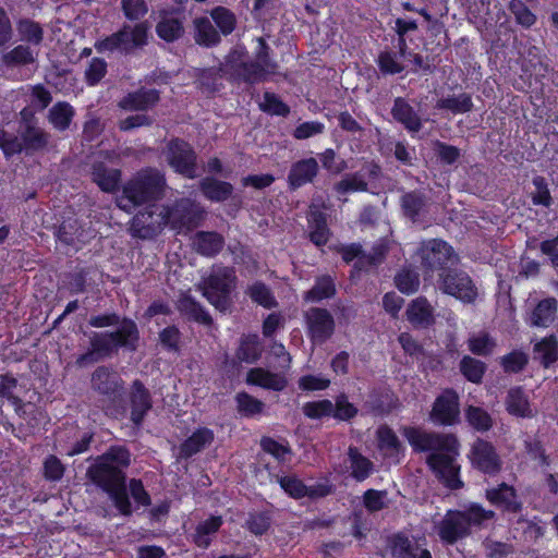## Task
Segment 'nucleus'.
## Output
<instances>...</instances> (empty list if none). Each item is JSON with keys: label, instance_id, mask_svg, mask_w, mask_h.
Returning <instances> with one entry per match:
<instances>
[{"label": "nucleus", "instance_id": "f257e3e1", "mask_svg": "<svg viewBox=\"0 0 558 558\" xmlns=\"http://www.w3.org/2000/svg\"><path fill=\"white\" fill-rule=\"evenodd\" d=\"M130 464V452L124 447H111L97 457L86 471L87 478L107 493L116 509L124 517L133 513L128 494L124 469Z\"/></svg>", "mask_w": 558, "mask_h": 558}, {"label": "nucleus", "instance_id": "f03ea898", "mask_svg": "<svg viewBox=\"0 0 558 558\" xmlns=\"http://www.w3.org/2000/svg\"><path fill=\"white\" fill-rule=\"evenodd\" d=\"M116 327L114 330L93 331L88 337L89 348L76 359V366L85 367L111 359L121 349L128 352L137 351L141 340L137 324L123 316V320Z\"/></svg>", "mask_w": 558, "mask_h": 558}, {"label": "nucleus", "instance_id": "7ed1b4c3", "mask_svg": "<svg viewBox=\"0 0 558 558\" xmlns=\"http://www.w3.org/2000/svg\"><path fill=\"white\" fill-rule=\"evenodd\" d=\"M167 181L165 174L151 167L143 168L126 181L118 205L130 210L135 206L153 204L165 196Z\"/></svg>", "mask_w": 558, "mask_h": 558}, {"label": "nucleus", "instance_id": "20e7f679", "mask_svg": "<svg viewBox=\"0 0 558 558\" xmlns=\"http://www.w3.org/2000/svg\"><path fill=\"white\" fill-rule=\"evenodd\" d=\"M495 515L493 510H486L478 504H471L464 510H448L436 524V531L444 544L453 545L469 537L472 534V526L481 527Z\"/></svg>", "mask_w": 558, "mask_h": 558}, {"label": "nucleus", "instance_id": "39448f33", "mask_svg": "<svg viewBox=\"0 0 558 558\" xmlns=\"http://www.w3.org/2000/svg\"><path fill=\"white\" fill-rule=\"evenodd\" d=\"M51 141V134L38 125V121L28 120L20 124L17 134L0 130V149L7 158L25 153L33 155L45 150Z\"/></svg>", "mask_w": 558, "mask_h": 558}, {"label": "nucleus", "instance_id": "423d86ee", "mask_svg": "<svg viewBox=\"0 0 558 558\" xmlns=\"http://www.w3.org/2000/svg\"><path fill=\"white\" fill-rule=\"evenodd\" d=\"M90 388L101 397L100 402L107 415L118 417L125 411L124 380L113 368L106 365L96 367L90 376Z\"/></svg>", "mask_w": 558, "mask_h": 558}, {"label": "nucleus", "instance_id": "0eeeda50", "mask_svg": "<svg viewBox=\"0 0 558 558\" xmlns=\"http://www.w3.org/2000/svg\"><path fill=\"white\" fill-rule=\"evenodd\" d=\"M236 284L233 267L214 265L209 275L199 282L198 289L207 301L220 312H227L232 305L231 292Z\"/></svg>", "mask_w": 558, "mask_h": 558}, {"label": "nucleus", "instance_id": "6e6552de", "mask_svg": "<svg viewBox=\"0 0 558 558\" xmlns=\"http://www.w3.org/2000/svg\"><path fill=\"white\" fill-rule=\"evenodd\" d=\"M148 33L149 23L147 21L134 25L124 23L118 32L96 41L95 48L100 53L118 51L131 54L148 44Z\"/></svg>", "mask_w": 558, "mask_h": 558}, {"label": "nucleus", "instance_id": "1a4fd4ad", "mask_svg": "<svg viewBox=\"0 0 558 558\" xmlns=\"http://www.w3.org/2000/svg\"><path fill=\"white\" fill-rule=\"evenodd\" d=\"M420 265L426 275L445 272L460 262L453 247L441 239L424 240L415 252Z\"/></svg>", "mask_w": 558, "mask_h": 558}, {"label": "nucleus", "instance_id": "9d476101", "mask_svg": "<svg viewBox=\"0 0 558 558\" xmlns=\"http://www.w3.org/2000/svg\"><path fill=\"white\" fill-rule=\"evenodd\" d=\"M401 433L415 452L434 454L435 452L453 451L454 447L459 446L458 438L453 434L428 432L413 426L402 427Z\"/></svg>", "mask_w": 558, "mask_h": 558}, {"label": "nucleus", "instance_id": "9b49d317", "mask_svg": "<svg viewBox=\"0 0 558 558\" xmlns=\"http://www.w3.org/2000/svg\"><path fill=\"white\" fill-rule=\"evenodd\" d=\"M146 205L132 219L130 232L133 238L154 239L169 223V207L156 203Z\"/></svg>", "mask_w": 558, "mask_h": 558}, {"label": "nucleus", "instance_id": "f8f14e48", "mask_svg": "<svg viewBox=\"0 0 558 558\" xmlns=\"http://www.w3.org/2000/svg\"><path fill=\"white\" fill-rule=\"evenodd\" d=\"M226 66L229 80L250 85L265 82L271 75L260 62L246 60L240 49H232L226 56Z\"/></svg>", "mask_w": 558, "mask_h": 558}, {"label": "nucleus", "instance_id": "ddd939ff", "mask_svg": "<svg viewBox=\"0 0 558 558\" xmlns=\"http://www.w3.org/2000/svg\"><path fill=\"white\" fill-rule=\"evenodd\" d=\"M459 447L460 445L456 446L453 451L435 452L426 458V464L436 478L451 490H458L463 487V482L459 476L461 466L457 462Z\"/></svg>", "mask_w": 558, "mask_h": 558}, {"label": "nucleus", "instance_id": "4468645a", "mask_svg": "<svg viewBox=\"0 0 558 558\" xmlns=\"http://www.w3.org/2000/svg\"><path fill=\"white\" fill-rule=\"evenodd\" d=\"M306 335L314 345H323L336 331V319L325 307L312 306L303 312Z\"/></svg>", "mask_w": 558, "mask_h": 558}, {"label": "nucleus", "instance_id": "2eb2a0df", "mask_svg": "<svg viewBox=\"0 0 558 558\" xmlns=\"http://www.w3.org/2000/svg\"><path fill=\"white\" fill-rule=\"evenodd\" d=\"M168 165L179 174L195 179L198 174L197 155L184 140L173 138L167 144L165 151Z\"/></svg>", "mask_w": 558, "mask_h": 558}, {"label": "nucleus", "instance_id": "dca6fc26", "mask_svg": "<svg viewBox=\"0 0 558 558\" xmlns=\"http://www.w3.org/2000/svg\"><path fill=\"white\" fill-rule=\"evenodd\" d=\"M437 286L441 292L452 295L465 303L473 302L477 295L476 287L471 277L465 271L454 266L439 274Z\"/></svg>", "mask_w": 558, "mask_h": 558}, {"label": "nucleus", "instance_id": "f3484780", "mask_svg": "<svg viewBox=\"0 0 558 558\" xmlns=\"http://www.w3.org/2000/svg\"><path fill=\"white\" fill-rule=\"evenodd\" d=\"M470 461L474 469L494 476L502 469V460L494 445L482 438H477L470 451Z\"/></svg>", "mask_w": 558, "mask_h": 558}, {"label": "nucleus", "instance_id": "a211bd4d", "mask_svg": "<svg viewBox=\"0 0 558 558\" xmlns=\"http://www.w3.org/2000/svg\"><path fill=\"white\" fill-rule=\"evenodd\" d=\"M168 216L172 228L192 230L203 221L205 211L191 198H180L169 207Z\"/></svg>", "mask_w": 558, "mask_h": 558}, {"label": "nucleus", "instance_id": "6ab92c4d", "mask_svg": "<svg viewBox=\"0 0 558 558\" xmlns=\"http://www.w3.org/2000/svg\"><path fill=\"white\" fill-rule=\"evenodd\" d=\"M459 396L452 389L445 390L436 398L430 411V420L440 425H453L459 422Z\"/></svg>", "mask_w": 558, "mask_h": 558}, {"label": "nucleus", "instance_id": "aec40b11", "mask_svg": "<svg viewBox=\"0 0 558 558\" xmlns=\"http://www.w3.org/2000/svg\"><path fill=\"white\" fill-rule=\"evenodd\" d=\"M129 399L131 405L130 418L135 426L140 427L143 424L146 414L153 408L150 391L141 380L136 379L131 385Z\"/></svg>", "mask_w": 558, "mask_h": 558}, {"label": "nucleus", "instance_id": "412c9836", "mask_svg": "<svg viewBox=\"0 0 558 558\" xmlns=\"http://www.w3.org/2000/svg\"><path fill=\"white\" fill-rule=\"evenodd\" d=\"M390 114L409 133H418L423 128V119L418 111L404 97H396L393 99Z\"/></svg>", "mask_w": 558, "mask_h": 558}, {"label": "nucleus", "instance_id": "4be33fe9", "mask_svg": "<svg viewBox=\"0 0 558 558\" xmlns=\"http://www.w3.org/2000/svg\"><path fill=\"white\" fill-rule=\"evenodd\" d=\"M485 497L492 505L504 511L519 513L522 510V502L519 500L515 488L507 483L486 489Z\"/></svg>", "mask_w": 558, "mask_h": 558}, {"label": "nucleus", "instance_id": "5701e85b", "mask_svg": "<svg viewBox=\"0 0 558 558\" xmlns=\"http://www.w3.org/2000/svg\"><path fill=\"white\" fill-rule=\"evenodd\" d=\"M318 170V162L313 157L293 162L288 173V184L290 190L294 191L305 184L312 183L317 177Z\"/></svg>", "mask_w": 558, "mask_h": 558}, {"label": "nucleus", "instance_id": "b1692460", "mask_svg": "<svg viewBox=\"0 0 558 558\" xmlns=\"http://www.w3.org/2000/svg\"><path fill=\"white\" fill-rule=\"evenodd\" d=\"M121 170L108 167L104 161L95 160L90 166L92 181L106 193H114L121 182Z\"/></svg>", "mask_w": 558, "mask_h": 558}, {"label": "nucleus", "instance_id": "393cba45", "mask_svg": "<svg viewBox=\"0 0 558 558\" xmlns=\"http://www.w3.org/2000/svg\"><path fill=\"white\" fill-rule=\"evenodd\" d=\"M159 100V90L141 87L124 96L119 101V107L129 111H146L154 108Z\"/></svg>", "mask_w": 558, "mask_h": 558}, {"label": "nucleus", "instance_id": "a878e982", "mask_svg": "<svg viewBox=\"0 0 558 558\" xmlns=\"http://www.w3.org/2000/svg\"><path fill=\"white\" fill-rule=\"evenodd\" d=\"M192 35L196 45L205 48L217 47L222 38L210 17L197 16L192 21Z\"/></svg>", "mask_w": 558, "mask_h": 558}, {"label": "nucleus", "instance_id": "bb28decb", "mask_svg": "<svg viewBox=\"0 0 558 558\" xmlns=\"http://www.w3.org/2000/svg\"><path fill=\"white\" fill-rule=\"evenodd\" d=\"M405 316L415 328L426 329L435 324L434 307L423 296L411 301L405 311Z\"/></svg>", "mask_w": 558, "mask_h": 558}, {"label": "nucleus", "instance_id": "cd10ccee", "mask_svg": "<svg viewBox=\"0 0 558 558\" xmlns=\"http://www.w3.org/2000/svg\"><path fill=\"white\" fill-rule=\"evenodd\" d=\"M225 242V238L216 231H197L192 238V247L202 256L215 257L222 251Z\"/></svg>", "mask_w": 558, "mask_h": 558}, {"label": "nucleus", "instance_id": "c85d7f7f", "mask_svg": "<svg viewBox=\"0 0 558 558\" xmlns=\"http://www.w3.org/2000/svg\"><path fill=\"white\" fill-rule=\"evenodd\" d=\"M157 36L168 44L178 41L185 34L183 21L172 15L171 12L162 10L159 12V20L156 24Z\"/></svg>", "mask_w": 558, "mask_h": 558}, {"label": "nucleus", "instance_id": "c756f323", "mask_svg": "<svg viewBox=\"0 0 558 558\" xmlns=\"http://www.w3.org/2000/svg\"><path fill=\"white\" fill-rule=\"evenodd\" d=\"M215 439V434L207 427L197 428L179 448V457L189 459L204 450Z\"/></svg>", "mask_w": 558, "mask_h": 558}, {"label": "nucleus", "instance_id": "7c9ffc66", "mask_svg": "<svg viewBox=\"0 0 558 558\" xmlns=\"http://www.w3.org/2000/svg\"><path fill=\"white\" fill-rule=\"evenodd\" d=\"M199 191L209 201L222 203L233 194V185L213 177H205L198 183Z\"/></svg>", "mask_w": 558, "mask_h": 558}, {"label": "nucleus", "instance_id": "2f4dec72", "mask_svg": "<svg viewBox=\"0 0 558 558\" xmlns=\"http://www.w3.org/2000/svg\"><path fill=\"white\" fill-rule=\"evenodd\" d=\"M178 310L190 320L205 326H210L213 324V318L209 313L191 295H183L179 299Z\"/></svg>", "mask_w": 558, "mask_h": 558}, {"label": "nucleus", "instance_id": "473e14b6", "mask_svg": "<svg viewBox=\"0 0 558 558\" xmlns=\"http://www.w3.org/2000/svg\"><path fill=\"white\" fill-rule=\"evenodd\" d=\"M558 301L546 298L537 303L530 315V324L534 327H548L557 316Z\"/></svg>", "mask_w": 558, "mask_h": 558}, {"label": "nucleus", "instance_id": "72a5a7b5", "mask_svg": "<svg viewBox=\"0 0 558 558\" xmlns=\"http://www.w3.org/2000/svg\"><path fill=\"white\" fill-rule=\"evenodd\" d=\"M247 381L250 384L271 389L275 391H281L287 387V379L279 375L271 373L264 368H253L247 374Z\"/></svg>", "mask_w": 558, "mask_h": 558}, {"label": "nucleus", "instance_id": "f704fd0d", "mask_svg": "<svg viewBox=\"0 0 558 558\" xmlns=\"http://www.w3.org/2000/svg\"><path fill=\"white\" fill-rule=\"evenodd\" d=\"M400 206L403 215L416 222L427 206V197L421 191H411L401 196Z\"/></svg>", "mask_w": 558, "mask_h": 558}, {"label": "nucleus", "instance_id": "c9c22d12", "mask_svg": "<svg viewBox=\"0 0 558 558\" xmlns=\"http://www.w3.org/2000/svg\"><path fill=\"white\" fill-rule=\"evenodd\" d=\"M37 52L26 44H20L1 56V62L9 68L33 64L37 59Z\"/></svg>", "mask_w": 558, "mask_h": 558}, {"label": "nucleus", "instance_id": "e433bc0d", "mask_svg": "<svg viewBox=\"0 0 558 558\" xmlns=\"http://www.w3.org/2000/svg\"><path fill=\"white\" fill-rule=\"evenodd\" d=\"M378 448L385 457H398L403 450V446L398 436L388 425H380L376 430Z\"/></svg>", "mask_w": 558, "mask_h": 558}, {"label": "nucleus", "instance_id": "4c0bfd02", "mask_svg": "<svg viewBox=\"0 0 558 558\" xmlns=\"http://www.w3.org/2000/svg\"><path fill=\"white\" fill-rule=\"evenodd\" d=\"M227 76L226 60L219 66H211L196 70V83L206 92L214 93L219 89V80Z\"/></svg>", "mask_w": 558, "mask_h": 558}, {"label": "nucleus", "instance_id": "58836bf2", "mask_svg": "<svg viewBox=\"0 0 558 558\" xmlns=\"http://www.w3.org/2000/svg\"><path fill=\"white\" fill-rule=\"evenodd\" d=\"M348 459L350 462L351 476L357 481L363 482L374 471V463L364 457L356 447H349Z\"/></svg>", "mask_w": 558, "mask_h": 558}, {"label": "nucleus", "instance_id": "ea45409f", "mask_svg": "<svg viewBox=\"0 0 558 558\" xmlns=\"http://www.w3.org/2000/svg\"><path fill=\"white\" fill-rule=\"evenodd\" d=\"M16 31L21 41L28 46H40L44 40V28L38 22L28 17L20 19L16 22Z\"/></svg>", "mask_w": 558, "mask_h": 558}, {"label": "nucleus", "instance_id": "a19ab883", "mask_svg": "<svg viewBox=\"0 0 558 558\" xmlns=\"http://www.w3.org/2000/svg\"><path fill=\"white\" fill-rule=\"evenodd\" d=\"M337 289L333 279L324 275L317 277L312 289L303 295L304 301L318 303L325 299H331L336 295Z\"/></svg>", "mask_w": 558, "mask_h": 558}, {"label": "nucleus", "instance_id": "79ce46f5", "mask_svg": "<svg viewBox=\"0 0 558 558\" xmlns=\"http://www.w3.org/2000/svg\"><path fill=\"white\" fill-rule=\"evenodd\" d=\"M310 226V240L316 246L325 245L329 240V229L327 227V220L324 213L319 210H311L308 216Z\"/></svg>", "mask_w": 558, "mask_h": 558}, {"label": "nucleus", "instance_id": "37998d69", "mask_svg": "<svg viewBox=\"0 0 558 558\" xmlns=\"http://www.w3.org/2000/svg\"><path fill=\"white\" fill-rule=\"evenodd\" d=\"M74 108L66 101L56 102L48 111V121L58 131H65L70 128L74 117Z\"/></svg>", "mask_w": 558, "mask_h": 558}, {"label": "nucleus", "instance_id": "c03bdc74", "mask_svg": "<svg viewBox=\"0 0 558 558\" xmlns=\"http://www.w3.org/2000/svg\"><path fill=\"white\" fill-rule=\"evenodd\" d=\"M210 20L221 36H229L236 27L235 14L226 7L218 5L210 10Z\"/></svg>", "mask_w": 558, "mask_h": 558}, {"label": "nucleus", "instance_id": "a18cd8bd", "mask_svg": "<svg viewBox=\"0 0 558 558\" xmlns=\"http://www.w3.org/2000/svg\"><path fill=\"white\" fill-rule=\"evenodd\" d=\"M437 109L450 111L453 114L466 113L472 111L473 101L470 94L449 95L440 98L436 102Z\"/></svg>", "mask_w": 558, "mask_h": 558}, {"label": "nucleus", "instance_id": "49530a36", "mask_svg": "<svg viewBox=\"0 0 558 558\" xmlns=\"http://www.w3.org/2000/svg\"><path fill=\"white\" fill-rule=\"evenodd\" d=\"M221 524V517H210L201 522L193 534V542L201 548H207L211 543V536L218 532Z\"/></svg>", "mask_w": 558, "mask_h": 558}, {"label": "nucleus", "instance_id": "de8ad7c7", "mask_svg": "<svg viewBox=\"0 0 558 558\" xmlns=\"http://www.w3.org/2000/svg\"><path fill=\"white\" fill-rule=\"evenodd\" d=\"M507 411L515 416H529L531 413L527 398L520 387L511 388L506 398Z\"/></svg>", "mask_w": 558, "mask_h": 558}, {"label": "nucleus", "instance_id": "09e8293b", "mask_svg": "<svg viewBox=\"0 0 558 558\" xmlns=\"http://www.w3.org/2000/svg\"><path fill=\"white\" fill-rule=\"evenodd\" d=\"M459 369L469 381L481 384L487 366L475 357L464 355L459 363Z\"/></svg>", "mask_w": 558, "mask_h": 558}, {"label": "nucleus", "instance_id": "8fccbe9b", "mask_svg": "<svg viewBox=\"0 0 558 558\" xmlns=\"http://www.w3.org/2000/svg\"><path fill=\"white\" fill-rule=\"evenodd\" d=\"M464 415L469 425L480 433L488 432L493 427V418L483 408L469 405Z\"/></svg>", "mask_w": 558, "mask_h": 558}, {"label": "nucleus", "instance_id": "3c124183", "mask_svg": "<svg viewBox=\"0 0 558 558\" xmlns=\"http://www.w3.org/2000/svg\"><path fill=\"white\" fill-rule=\"evenodd\" d=\"M246 294L253 302L265 308L270 310L278 306V302L271 290L262 281H256L251 284L246 290Z\"/></svg>", "mask_w": 558, "mask_h": 558}, {"label": "nucleus", "instance_id": "603ef678", "mask_svg": "<svg viewBox=\"0 0 558 558\" xmlns=\"http://www.w3.org/2000/svg\"><path fill=\"white\" fill-rule=\"evenodd\" d=\"M534 352L538 355L541 363L545 367H549L558 361V342L554 336H549L541 340L534 345Z\"/></svg>", "mask_w": 558, "mask_h": 558}, {"label": "nucleus", "instance_id": "864d4df0", "mask_svg": "<svg viewBox=\"0 0 558 558\" xmlns=\"http://www.w3.org/2000/svg\"><path fill=\"white\" fill-rule=\"evenodd\" d=\"M496 345L495 339L486 331H481L468 339L469 350L480 356L490 355Z\"/></svg>", "mask_w": 558, "mask_h": 558}, {"label": "nucleus", "instance_id": "5fc2aeb1", "mask_svg": "<svg viewBox=\"0 0 558 558\" xmlns=\"http://www.w3.org/2000/svg\"><path fill=\"white\" fill-rule=\"evenodd\" d=\"M236 410L245 417H252L262 414L265 409V403L247 392H239L235 396Z\"/></svg>", "mask_w": 558, "mask_h": 558}, {"label": "nucleus", "instance_id": "6e6d98bb", "mask_svg": "<svg viewBox=\"0 0 558 558\" xmlns=\"http://www.w3.org/2000/svg\"><path fill=\"white\" fill-rule=\"evenodd\" d=\"M395 283L402 293L412 294L420 288V275L416 270L404 267L396 275Z\"/></svg>", "mask_w": 558, "mask_h": 558}, {"label": "nucleus", "instance_id": "4d7b16f0", "mask_svg": "<svg viewBox=\"0 0 558 558\" xmlns=\"http://www.w3.org/2000/svg\"><path fill=\"white\" fill-rule=\"evenodd\" d=\"M272 518L269 511L250 512L244 526L254 535L265 534L271 526Z\"/></svg>", "mask_w": 558, "mask_h": 558}, {"label": "nucleus", "instance_id": "13d9d810", "mask_svg": "<svg viewBox=\"0 0 558 558\" xmlns=\"http://www.w3.org/2000/svg\"><path fill=\"white\" fill-rule=\"evenodd\" d=\"M403 58H399L395 51H381L377 57V65L384 75H395L401 73L405 66L401 62Z\"/></svg>", "mask_w": 558, "mask_h": 558}, {"label": "nucleus", "instance_id": "bf43d9fd", "mask_svg": "<svg viewBox=\"0 0 558 558\" xmlns=\"http://www.w3.org/2000/svg\"><path fill=\"white\" fill-rule=\"evenodd\" d=\"M338 194H347L350 192H367L368 183L363 179L360 172L345 174L333 186Z\"/></svg>", "mask_w": 558, "mask_h": 558}, {"label": "nucleus", "instance_id": "052dcab7", "mask_svg": "<svg viewBox=\"0 0 558 558\" xmlns=\"http://www.w3.org/2000/svg\"><path fill=\"white\" fill-rule=\"evenodd\" d=\"M262 111L279 117H287L290 113V107L284 104L276 94L264 93V100L259 104Z\"/></svg>", "mask_w": 558, "mask_h": 558}, {"label": "nucleus", "instance_id": "680f3d73", "mask_svg": "<svg viewBox=\"0 0 558 558\" xmlns=\"http://www.w3.org/2000/svg\"><path fill=\"white\" fill-rule=\"evenodd\" d=\"M17 379L11 374L0 375V397L10 401L16 410L23 407V400L14 395Z\"/></svg>", "mask_w": 558, "mask_h": 558}, {"label": "nucleus", "instance_id": "e2e57ef3", "mask_svg": "<svg viewBox=\"0 0 558 558\" xmlns=\"http://www.w3.org/2000/svg\"><path fill=\"white\" fill-rule=\"evenodd\" d=\"M335 410L333 403L328 400L311 401L303 405V413L312 420H319L324 416H332Z\"/></svg>", "mask_w": 558, "mask_h": 558}, {"label": "nucleus", "instance_id": "0e129e2a", "mask_svg": "<svg viewBox=\"0 0 558 558\" xmlns=\"http://www.w3.org/2000/svg\"><path fill=\"white\" fill-rule=\"evenodd\" d=\"M80 227L77 220H63L54 231L56 238L65 245H73L78 238Z\"/></svg>", "mask_w": 558, "mask_h": 558}, {"label": "nucleus", "instance_id": "69168bd1", "mask_svg": "<svg viewBox=\"0 0 558 558\" xmlns=\"http://www.w3.org/2000/svg\"><path fill=\"white\" fill-rule=\"evenodd\" d=\"M533 186L534 191L531 192L532 203L549 207L553 204V198L546 179L541 175L533 178Z\"/></svg>", "mask_w": 558, "mask_h": 558}, {"label": "nucleus", "instance_id": "338daca9", "mask_svg": "<svg viewBox=\"0 0 558 558\" xmlns=\"http://www.w3.org/2000/svg\"><path fill=\"white\" fill-rule=\"evenodd\" d=\"M181 336V331L177 326H168L159 332V342L167 351L179 352Z\"/></svg>", "mask_w": 558, "mask_h": 558}, {"label": "nucleus", "instance_id": "774afa93", "mask_svg": "<svg viewBox=\"0 0 558 558\" xmlns=\"http://www.w3.org/2000/svg\"><path fill=\"white\" fill-rule=\"evenodd\" d=\"M416 547L407 536L398 534L392 538L391 555L393 558H412Z\"/></svg>", "mask_w": 558, "mask_h": 558}]
</instances>
